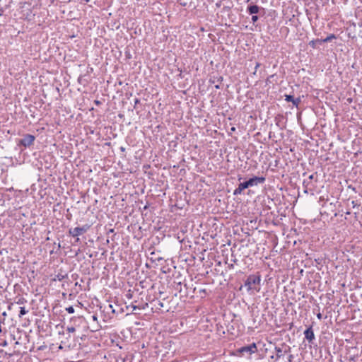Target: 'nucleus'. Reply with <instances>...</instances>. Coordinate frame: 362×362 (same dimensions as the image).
Instances as JSON below:
<instances>
[{
	"instance_id": "obj_1",
	"label": "nucleus",
	"mask_w": 362,
	"mask_h": 362,
	"mask_svg": "<svg viewBox=\"0 0 362 362\" xmlns=\"http://www.w3.org/2000/svg\"><path fill=\"white\" fill-rule=\"evenodd\" d=\"M260 282L261 278L259 276L250 275L245 281L244 286L247 288L248 291L255 290L257 292H259L260 290Z\"/></svg>"
},
{
	"instance_id": "obj_2",
	"label": "nucleus",
	"mask_w": 362,
	"mask_h": 362,
	"mask_svg": "<svg viewBox=\"0 0 362 362\" xmlns=\"http://www.w3.org/2000/svg\"><path fill=\"white\" fill-rule=\"evenodd\" d=\"M358 357V349L356 346H351L347 349L346 358L350 361H355Z\"/></svg>"
},
{
	"instance_id": "obj_3",
	"label": "nucleus",
	"mask_w": 362,
	"mask_h": 362,
	"mask_svg": "<svg viewBox=\"0 0 362 362\" xmlns=\"http://www.w3.org/2000/svg\"><path fill=\"white\" fill-rule=\"evenodd\" d=\"M257 346L255 343H252L250 344L249 346H243L240 349H238V351L240 354H244L245 353H247L248 354H254L257 351Z\"/></svg>"
},
{
	"instance_id": "obj_4",
	"label": "nucleus",
	"mask_w": 362,
	"mask_h": 362,
	"mask_svg": "<svg viewBox=\"0 0 362 362\" xmlns=\"http://www.w3.org/2000/svg\"><path fill=\"white\" fill-rule=\"evenodd\" d=\"M35 136L31 134H26L24 136V137L20 141L19 144L23 145L25 147H28L31 146L34 141H35Z\"/></svg>"
},
{
	"instance_id": "obj_5",
	"label": "nucleus",
	"mask_w": 362,
	"mask_h": 362,
	"mask_svg": "<svg viewBox=\"0 0 362 362\" xmlns=\"http://www.w3.org/2000/svg\"><path fill=\"white\" fill-rule=\"evenodd\" d=\"M88 227L87 226H84L83 227H76L73 229L69 230V234L73 237H76L82 235L86 233L88 230Z\"/></svg>"
},
{
	"instance_id": "obj_6",
	"label": "nucleus",
	"mask_w": 362,
	"mask_h": 362,
	"mask_svg": "<svg viewBox=\"0 0 362 362\" xmlns=\"http://www.w3.org/2000/svg\"><path fill=\"white\" fill-rule=\"evenodd\" d=\"M265 181V178L264 177H254L250 178L249 180L246 181V184H247L248 187H252L255 185H257L258 184H262Z\"/></svg>"
},
{
	"instance_id": "obj_7",
	"label": "nucleus",
	"mask_w": 362,
	"mask_h": 362,
	"mask_svg": "<svg viewBox=\"0 0 362 362\" xmlns=\"http://www.w3.org/2000/svg\"><path fill=\"white\" fill-rule=\"evenodd\" d=\"M248 188L247 184H246L245 182H241L238 185V187L234 190L233 194L234 195H238L242 193V192Z\"/></svg>"
},
{
	"instance_id": "obj_8",
	"label": "nucleus",
	"mask_w": 362,
	"mask_h": 362,
	"mask_svg": "<svg viewBox=\"0 0 362 362\" xmlns=\"http://www.w3.org/2000/svg\"><path fill=\"white\" fill-rule=\"evenodd\" d=\"M304 335L306 339L309 341H312L315 339V334L312 327H309L304 332Z\"/></svg>"
},
{
	"instance_id": "obj_9",
	"label": "nucleus",
	"mask_w": 362,
	"mask_h": 362,
	"mask_svg": "<svg viewBox=\"0 0 362 362\" xmlns=\"http://www.w3.org/2000/svg\"><path fill=\"white\" fill-rule=\"evenodd\" d=\"M335 40V37H334V35H331L328 36V37H326V38H324V39H322V38H321V39H318V40H317V43H328V42H332V40Z\"/></svg>"
},
{
	"instance_id": "obj_10",
	"label": "nucleus",
	"mask_w": 362,
	"mask_h": 362,
	"mask_svg": "<svg viewBox=\"0 0 362 362\" xmlns=\"http://www.w3.org/2000/svg\"><path fill=\"white\" fill-rule=\"evenodd\" d=\"M286 100L288 102H292L293 104L296 106H298V103L300 101L299 98L294 99L293 97L290 95H286Z\"/></svg>"
},
{
	"instance_id": "obj_11",
	"label": "nucleus",
	"mask_w": 362,
	"mask_h": 362,
	"mask_svg": "<svg viewBox=\"0 0 362 362\" xmlns=\"http://www.w3.org/2000/svg\"><path fill=\"white\" fill-rule=\"evenodd\" d=\"M283 351L281 348L276 347L275 348V359L277 360L280 358L281 356H283ZM272 358H274L273 356Z\"/></svg>"
},
{
	"instance_id": "obj_12",
	"label": "nucleus",
	"mask_w": 362,
	"mask_h": 362,
	"mask_svg": "<svg viewBox=\"0 0 362 362\" xmlns=\"http://www.w3.org/2000/svg\"><path fill=\"white\" fill-rule=\"evenodd\" d=\"M16 303L17 304L22 305V304L27 303V300L24 298L21 297V298H18V300L16 301Z\"/></svg>"
},
{
	"instance_id": "obj_13",
	"label": "nucleus",
	"mask_w": 362,
	"mask_h": 362,
	"mask_svg": "<svg viewBox=\"0 0 362 362\" xmlns=\"http://www.w3.org/2000/svg\"><path fill=\"white\" fill-rule=\"evenodd\" d=\"M28 311L25 310L24 307H21L19 317H21L23 315H25Z\"/></svg>"
},
{
	"instance_id": "obj_14",
	"label": "nucleus",
	"mask_w": 362,
	"mask_h": 362,
	"mask_svg": "<svg viewBox=\"0 0 362 362\" xmlns=\"http://www.w3.org/2000/svg\"><path fill=\"white\" fill-rule=\"evenodd\" d=\"M250 11L251 13H255L257 12L258 8L257 6H251Z\"/></svg>"
},
{
	"instance_id": "obj_15",
	"label": "nucleus",
	"mask_w": 362,
	"mask_h": 362,
	"mask_svg": "<svg viewBox=\"0 0 362 362\" xmlns=\"http://www.w3.org/2000/svg\"><path fill=\"white\" fill-rule=\"evenodd\" d=\"M129 306L132 308L133 310H136L137 309H139V310L144 309V307L141 308V307H139L138 305H135L134 304H131Z\"/></svg>"
},
{
	"instance_id": "obj_16",
	"label": "nucleus",
	"mask_w": 362,
	"mask_h": 362,
	"mask_svg": "<svg viewBox=\"0 0 362 362\" xmlns=\"http://www.w3.org/2000/svg\"><path fill=\"white\" fill-rule=\"evenodd\" d=\"M66 310L70 314L74 313V308L72 306L67 307L66 308Z\"/></svg>"
},
{
	"instance_id": "obj_17",
	"label": "nucleus",
	"mask_w": 362,
	"mask_h": 362,
	"mask_svg": "<svg viewBox=\"0 0 362 362\" xmlns=\"http://www.w3.org/2000/svg\"><path fill=\"white\" fill-rule=\"evenodd\" d=\"M75 330H76V329H75V328H74V327H67V331H68L69 332L72 333V332H75Z\"/></svg>"
},
{
	"instance_id": "obj_18",
	"label": "nucleus",
	"mask_w": 362,
	"mask_h": 362,
	"mask_svg": "<svg viewBox=\"0 0 362 362\" xmlns=\"http://www.w3.org/2000/svg\"><path fill=\"white\" fill-rule=\"evenodd\" d=\"M317 317L319 320H321V319H322V315H321V313H319L317 315Z\"/></svg>"
},
{
	"instance_id": "obj_19",
	"label": "nucleus",
	"mask_w": 362,
	"mask_h": 362,
	"mask_svg": "<svg viewBox=\"0 0 362 362\" xmlns=\"http://www.w3.org/2000/svg\"><path fill=\"white\" fill-rule=\"evenodd\" d=\"M313 178H314V175H313H313H310L308 177V179H309L310 180H313Z\"/></svg>"
},
{
	"instance_id": "obj_20",
	"label": "nucleus",
	"mask_w": 362,
	"mask_h": 362,
	"mask_svg": "<svg viewBox=\"0 0 362 362\" xmlns=\"http://www.w3.org/2000/svg\"><path fill=\"white\" fill-rule=\"evenodd\" d=\"M7 345V342L5 341L1 344V346H6Z\"/></svg>"
},
{
	"instance_id": "obj_21",
	"label": "nucleus",
	"mask_w": 362,
	"mask_h": 362,
	"mask_svg": "<svg viewBox=\"0 0 362 362\" xmlns=\"http://www.w3.org/2000/svg\"><path fill=\"white\" fill-rule=\"evenodd\" d=\"M259 64L257 63L256 66H255V71L257 69V68H259Z\"/></svg>"
},
{
	"instance_id": "obj_22",
	"label": "nucleus",
	"mask_w": 362,
	"mask_h": 362,
	"mask_svg": "<svg viewBox=\"0 0 362 362\" xmlns=\"http://www.w3.org/2000/svg\"><path fill=\"white\" fill-rule=\"evenodd\" d=\"M257 16H252V20L254 21H255L257 20Z\"/></svg>"
},
{
	"instance_id": "obj_23",
	"label": "nucleus",
	"mask_w": 362,
	"mask_h": 362,
	"mask_svg": "<svg viewBox=\"0 0 362 362\" xmlns=\"http://www.w3.org/2000/svg\"><path fill=\"white\" fill-rule=\"evenodd\" d=\"M86 2H88L90 0H85Z\"/></svg>"
},
{
	"instance_id": "obj_24",
	"label": "nucleus",
	"mask_w": 362,
	"mask_h": 362,
	"mask_svg": "<svg viewBox=\"0 0 362 362\" xmlns=\"http://www.w3.org/2000/svg\"><path fill=\"white\" fill-rule=\"evenodd\" d=\"M1 253H2V252H1V251L0 250V255H1Z\"/></svg>"
}]
</instances>
